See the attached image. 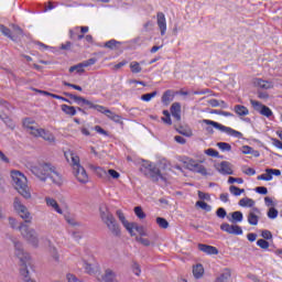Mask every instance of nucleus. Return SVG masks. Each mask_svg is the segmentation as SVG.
Masks as SVG:
<instances>
[{
	"label": "nucleus",
	"instance_id": "1",
	"mask_svg": "<svg viewBox=\"0 0 282 282\" xmlns=\"http://www.w3.org/2000/svg\"><path fill=\"white\" fill-rule=\"evenodd\" d=\"M63 96H66V98L74 100L77 105H87L89 107V109H96V111H99V113H104L105 116H107V118H109L113 122H117L118 124H122V117L116 115L110 109L105 108L104 106L96 105V104L91 102L90 100L85 99V97L74 95L72 93L64 91Z\"/></svg>",
	"mask_w": 282,
	"mask_h": 282
},
{
	"label": "nucleus",
	"instance_id": "2",
	"mask_svg": "<svg viewBox=\"0 0 282 282\" xmlns=\"http://www.w3.org/2000/svg\"><path fill=\"white\" fill-rule=\"evenodd\" d=\"M31 173L39 177L41 182H47V177H50L53 184H61V174L52 163L42 162L31 166Z\"/></svg>",
	"mask_w": 282,
	"mask_h": 282
},
{
	"label": "nucleus",
	"instance_id": "3",
	"mask_svg": "<svg viewBox=\"0 0 282 282\" xmlns=\"http://www.w3.org/2000/svg\"><path fill=\"white\" fill-rule=\"evenodd\" d=\"M99 216L102 224H105L113 237H122V229L120 228V224H118L116 216H113L107 205L99 206Z\"/></svg>",
	"mask_w": 282,
	"mask_h": 282
},
{
	"label": "nucleus",
	"instance_id": "4",
	"mask_svg": "<svg viewBox=\"0 0 282 282\" xmlns=\"http://www.w3.org/2000/svg\"><path fill=\"white\" fill-rule=\"evenodd\" d=\"M11 178L15 191H18L24 199H30L32 193H30V187L28 186V177L20 171H11Z\"/></svg>",
	"mask_w": 282,
	"mask_h": 282
},
{
	"label": "nucleus",
	"instance_id": "5",
	"mask_svg": "<svg viewBox=\"0 0 282 282\" xmlns=\"http://www.w3.org/2000/svg\"><path fill=\"white\" fill-rule=\"evenodd\" d=\"M140 172L145 176L149 177L152 182H166V176L162 174V171H160V167L153 165L150 162H145L140 166Z\"/></svg>",
	"mask_w": 282,
	"mask_h": 282
},
{
	"label": "nucleus",
	"instance_id": "6",
	"mask_svg": "<svg viewBox=\"0 0 282 282\" xmlns=\"http://www.w3.org/2000/svg\"><path fill=\"white\" fill-rule=\"evenodd\" d=\"M18 229L20 230L22 237L29 241V243H32L34 248L39 247V235L36 234V230L30 228V226L25 225V223H21Z\"/></svg>",
	"mask_w": 282,
	"mask_h": 282
},
{
	"label": "nucleus",
	"instance_id": "7",
	"mask_svg": "<svg viewBox=\"0 0 282 282\" xmlns=\"http://www.w3.org/2000/svg\"><path fill=\"white\" fill-rule=\"evenodd\" d=\"M203 124H208L209 127H214V129H218V131H221L223 133H227V135H231L232 138H238L239 140L243 138V133L213 120L204 119Z\"/></svg>",
	"mask_w": 282,
	"mask_h": 282
},
{
	"label": "nucleus",
	"instance_id": "8",
	"mask_svg": "<svg viewBox=\"0 0 282 282\" xmlns=\"http://www.w3.org/2000/svg\"><path fill=\"white\" fill-rule=\"evenodd\" d=\"M15 256L20 259V268H29L32 265V261L30 260V253H25L23 251V243L19 241H14Z\"/></svg>",
	"mask_w": 282,
	"mask_h": 282
},
{
	"label": "nucleus",
	"instance_id": "9",
	"mask_svg": "<svg viewBox=\"0 0 282 282\" xmlns=\"http://www.w3.org/2000/svg\"><path fill=\"white\" fill-rule=\"evenodd\" d=\"M14 209L20 215L22 219H24L25 224H30L32 221V216H30V212L25 205L21 204V200L15 197L13 203Z\"/></svg>",
	"mask_w": 282,
	"mask_h": 282
},
{
	"label": "nucleus",
	"instance_id": "10",
	"mask_svg": "<svg viewBox=\"0 0 282 282\" xmlns=\"http://www.w3.org/2000/svg\"><path fill=\"white\" fill-rule=\"evenodd\" d=\"M250 104L252 105L254 111H258V113H261V116H265V118H270V116H272V110L270 107L261 104L260 101L251 99Z\"/></svg>",
	"mask_w": 282,
	"mask_h": 282
},
{
	"label": "nucleus",
	"instance_id": "11",
	"mask_svg": "<svg viewBox=\"0 0 282 282\" xmlns=\"http://www.w3.org/2000/svg\"><path fill=\"white\" fill-rule=\"evenodd\" d=\"M216 171H218V173L221 175H234L235 173L232 171V163L228 161H223L218 166L216 165Z\"/></svg>",
	"mask_w": 282,
	"mask_h": 282
},
{
	"label": "nucleus",
	"instance_id": "12",
	"mask_svg": "<svg viewBox=\"0 0 282 282\" xmlns=\"http://www.w3.org/2000/svg\"><path fill=\"white\" fill-rule=\"evenodd\" d=\"M74 173L78 182H80L82 184H87V182L89 181L87 171H85V167H83V165H77V167L74 169Z\"/></svg>",
	"mask_w": 282,
	"mask_h": 282
},
{
	"label": "nucleus",
	"instance_id": "13",
	"mask_svg": "<svg viewBox=\"0 0 282 282\" xmlns=\"http://www.w3.org/2000/svg\"><path fill=\"white\" fill-rule=\"evenodd\" d=\"M187 169L194 173H199L200 175H208L206 167L195 161H189L187 163Z\"/></svg>",
	"mask_w": 282,
	"mask_h": 282
},
{
	"label": "nucleus",
	"instance_id": "14",
	"mask_svg": "<svg viewBox=\"0 0 282 282\" xmlns=\"http://www.w3.org/2000/svg\"><path fill=\"white\" fill-rule=\"evenodd\" d=\"M133 230H137L140 237H148V234H147V230H144V227L138 225V223H131L130 230H128L131 237H135V232H133Z\"/></svg>",
	"mask_w": 282,
	"mask_h": 282
},
{
	"label": "nucleus",
	"instance_id": "15",
	"mask_svg": "<svg viewBox=\"0 0 282 282\" xmlns=\"http://www.w3.org/2000/svg\"><path fill=\"white\" fill-rule=\"evenodd\" d=\"M170 111H171L173 118H175V120H177V122H180V120H182V105L180 102L172 104Z\"/></svg>",
	"mask_w": 282,
	"mask_h": 282
},
{
	"label": "nucleus",
	"instance_id": "16",
	"mask_svg": "<svg viewBox=\"0 0 282 282\" xmlns=\"http://www.w3.org/2000/svg\"><path fill=\"white\" fill-rule=\"evenodd\" d=\"M156 19H158V26L161 31V36H164V34H166V17L162 12H159L156 14Z\"/></svg>",
	"mask_w": 282,
	"mask_h": 282
},
{
	"label": "nucleus",
	"instance_id": "17",
	"mask_svg": "<svg viewBox=\"0 0 282 282\" xmlns=\"http://www.w3.org/2000/svg\"><path fill=\"white\" fill-rule=\"evenodd\" d=\"M198 250L205 254H219V249L209 245L198 243Z\"/></svg>",
	"mask_w": 282,
	"mask_h": 282
},
{
	"label": "nucleus",
	"instance_id": "18",
	"mask_svg": "<svg viewBox=\"0 0 282 282\" xmlns=\"http://www.w3.org/2000/svg\"><path fill=\"white\" fill-rule=\"evenodd\" d=\"M84 268L87 274H96L97 272H100V265H98V263L91 264L84 261Z\"/></svg>",
	"mask_w": 282,
	"mask_h": 282
},
{
	"label": "nucleus",
	"instance_id": "19",
	"mask_svg": "<svg viewBox=\"0 0 282 282\" xmlns=\"http://www.w3.org/2000/svg\"><path fill=\"white\" fill-rule=\"evenodd\" d=\"M98 281L113 282L116 281V272L111 269H106L105 274L101 275V279H98Z\"/></svg>",
	"mask_w": 282,
	"mask_h": 282
},
{
	"label": "nucleus",
	"instance_id": "20",
	"mask_svg": "<svg viewBox=\"0 0 282 282\" xmlns=\"http://www.w3.org/2000/svg\"><path fill=\"white\" fill-rule=\"evenodd\" d=\"M116 215H117L119 221H121L122 226L126 228V230H131V223H129V220H127V217H124V213H122L120 209H118L116 212Z\"/></svg>",
	"mask_w": 282,
	"mask_h": 282
},
{
	"label": "nucleus",
	"instance_id": "21",
	"mask_svg": "<svg viewBox=\"0 0 282 282\" xmlns=\"http://www.w3.org/2000/svg\"><path fill=\"white\" fill-rule=\"evenodd\" d=\"M173 90L169 89L165 90L164 94L162 95V102L163 105H165V107H169V105H171V102H173Z\"/></svg>",
	"mask_w": 282,
	"mask_h": 282
},
{
	"label": "nucleus",
	"instance_id": "22",
	"mask_svg": "<svg viewBox=\"0 0 282 282\" xmlns=\"http://www.w3.org/2000/svg\"><path fill=\"white\" fill-rule=\"evenodd\" d=\"M46 205L51 206V208H54L58 215H63V209H61V206H58V203L54 198L46 197L45 198Z\"/></svg>",
	"mask_w": 282,
	"mask_h": 282
},
{
	"label": "nucleus",
	"instance_id": "23",
	"mask_svg": "<svg viewBox=\"0 0 282 282\" xmlns=\"http://www.w3.org/2000/svg\"><path fill=\"white\" fill-rule=\"evenodd\" d=\"M40 138H43V140L50 142L51 144L56 142V138H54V134L50 131H46L45 129H41Z\"/></svg>",
	"mask_w": 282,
	"mask_h": 282
},
{
	"label": "nucleus",
	"instance_id": "24",
	"mask_svg": "<svg viewBox=\"0 0 282 282\" xmlns=\"http://www.w3.org/2000/svg\"><path fill=\"white\" fill-rule=\"evenodd\" d=\"M230 215H231V218L227 217V219H229V221H231V224H237L239 221H243V213L234 212Z\"/></svg>",
	"mask_w": 282,
	"mask_h": 282
},
{
	"label": "nucleus",
	"instance_id": "25",
	"mask_svg": "<svg viewBox=\"0 0 282 282\" xmlns=\"http://www.w3.org/2000/svg\"><path fill=\"white\" fill-rule=\"evenodd\" d=\"M193 274L195 279H202V276H204V265L202 263L194 265Z\"/></svg>",
	"mask_w": 282,
	"mask_h": 282
},
{
	"label": "nucleus",
	"instance_id": "26",
	"mask_svg": "<svg viewBox=\"0 0 282 282\" xmlns=\"http://www.w3.org/2000/svg\"><path fill=\"white\" fill-rule=\"evenodd\" d=\"M0 119L2 120V122H4V124H7V127H9V129H14V121L11 120L8 113H0Z\"/></svg>",
	"mask_w": 282,
	"mask_h": 282
},
{
	"label": "nucleus",
	"instance_id": "27",
	"mask_svg": "<svg viewBox=\"0 0 282 282\" xmlns=\"http://www.w3.org/2000/svg\"><path fill=\"white\" fill-rule=\"evenodd\" d=\"M61 109L66 116H76V107L74 106L62 105Z\"/></svg>",
	"mask_w": 282,
	"mask_h": 282
},
{
	"label": "nucleus",
	"instance_id": "28",
	"mask_svg": "<svg viewBox=\"0 0 282 282\" xmlns=\"http://www.w3.org/2000/svg\"><path fill=\"white\" fill-rule=\"evenodd\" d=\"M0 32H1V34H3V36H7V39H10L11 41H17L12 36V30H10L8 26L0 24Z\"/></svg>",
	"mask_w": 282,
	"mask_h": 282
},
{
	"label": "nucleus",
	"instance_id": "29",
	"mask_svg": "<svg viewBox=\"0 0 282 282\" xmlns=\"http://www.w3.org/2000/svg\"><path fill=\"white\" fill-rule=\"evenodd\" d=\"M235 113H237V116H248V113H250V111L246 108V106H241V105H236L234 108Z\"/></svg>",
	"mask_w": 282,
	"mask_h": 282
},
{
	"label": "nucleus",
	"instance_id": "30",
	"mask_svg": "<svg viewBox=\"0 0 282 282\" xmlns=\"http://www.w3.org/2000/svg\"><path fill=\"white\" fill-rule=\"evenodd\" d=\"M238 204L239 206H242V208H253L254 200L252 198H241Z\"/></svg>",
	"mask_w": 282,
	"mask_h": 282
},
{
	"label": "nucleus",
	"instance_id": "31",
	"mask_svg": "<svg viewBox=\"0 0 282 282\" xmlns=\"http://www.w3.org/2000/svg\"><path fill=\"white\" fill-rule=\"evenodd\" d=\"M230 269H225V271L216 279V282H228V279H230Z\"/></svg>",
	"mask_w": 282,
	"mask_h": 282
},
{
	"label": "nucleus",
	"instance_id": "32",
	"mask_svg": "<svg viewBox=\"0 0 282 282\" xmlns=\"http://www.w3.org/2000/svg\"><path fill=\"white\" fill-rule=\"evenodd\" d=\"M121 43L116 40H110L104 44V47H107L108 50H118L120 47Z\"/></svg>",
	"mask_w": 282,
	"mask_h": 282
},
{
	"label": "nucleus",
	"instance_id": "33",
	"mask_svg": "<svg viewBox=\"0 0 282 282\" xmlns=\"http://www.w3.org/2000/svg\"><path fill=\"white\" fill-rule=\"evenodd\" d=\"M248 224H250V226H257V224H259V216H257L254 212H249Z\"/></svg>",
	"mask_w": 282,
	"mask_h": 282
},
{
	"label": "nucleus",
	"instance_id": "34",
	"mask_svg": "<svg viewBox=\"0 0 282 282\" xmlns=\"http://www.w3.org/2000/svg\"><path fill=\"white\" fill-rule=\"evenodd\" d=\"M220 230L224 232H228V235H234L235 232V225H230L228 223H224L220 225Z\"/></svg>",
	"mask_w": 282,
	"mask_h": 282
},
{
	"label": "nucleus",
	"instance_id": "35",
	"mask_svg": "<svg viewBox=\"0 0 282 282\" xmlns=\"http://www.w3.org/2000/svg\"><path fill=\"white\" fill-rule=\"evenodd\" d=\"M90 169L97 173L98 177H107V171L100 166L90 165Z\"/></svg>",
	"mask_w": 282,
	"mask_h": 282
},
{
	"label": "nucleus",
	"instance_id": "36",
	"mask_svg": "<svg viewBox=\"0 0 282 282\" xmlns=\"http://www.w3.org/2000/svg\"><path fill=\"white\" fill-rule=\"evenodd\" d=\"M196 206H198V208H202V210H206V213H210L213 210V207L204 200H197Z\"/></svg>",
	"mask_w": 282,
	"mask_h": 282
},
{
	"label": "nucleus",
	"instance_id": "37",
	"mask_svg": "<svg viewBox=\"0 0 282 282\" xmlns=\"http://www.w3.org/2000/svg\"><path fill=\"white\" fill-rule=\"evenodd\" d=\"M68 72L70 74H74V72H76L77 74H85V68H83V65L79 63L77 65L70 66Z\"/></svg>",
	"mask_w": 282,
	"mask_h": 282
},
{
	"label": "nucleus",
	"instance_id": "38",
	"mask_svg": "<svg viewBox=\"0 0 282 282\" xmlns=\"http://www.w3.org/2000/svg\"><path fill=\"white\" fill-rule=\"evenodd\" d=\"M254 85H257L261 89H270V87H271V84L263 79H256Z\"/></svg>",
	"mask_w": 282,
	"mask_h": 282
},
{
	"label": "nucleus",
	"instance_id": "39",
	"mask_svg": "<svg viewBox=\"0 0 282 282\" xmlns=\"http://www.w3.org/2000/svg\"><path fill=\"white\" fill-rule=\"evenodd\" d=\"M229 192L231 193V195H235L236 197H239V195H241V193H246V189L239 188L235 185H231L229 187Z\"/></svg>",
	"mask_w": 282,
	"mask_h": 282
},
{
	"label": "nucleus",
	"instance_id": "40",
	"mask_svg": "<svg viewBox=\"0 0 282 282\" xmlns=\"http://www.w3.org/2000/svg\"><path fill=\"white\" fill-rule=\"evenodd\" d=\"M130 69L132 72V74H140V72H142V67L140 66V63H138V62H131Z\"/></svg>",
	"mask_w": 282,
	"mask_h": 282
},
{
	"label": "nucleus",
	"instance_id": "41",
	"mask_svg": "<svg viewBox=\"0 0 282 282\" xmlns=\"http://www.w3.org/2000/svg\"><path fill=\"white\" fill-rule=\"evenodd\" d=\"M134 215H137L138 219H145L147 218V214L142 209V206L134 207Z\"/></svg>",
	"mask_w": 282,
	"mask_h": 282
},
{
	"label": "nucleus",
	"instance_id": "42",
	"mask_svg": "<svg viewBox=\"0 0 282 282\" xmlns=\"http://www.w3.org/2000/svg\"><path fill=\"white\" fill-rule=\"evenodd\" d=\"M156 224H158V226H160L164 230H166V228H169V220H166V218H164V217H158L156 218Z\"/></svg>",
	"mask_w": 282,
	"mask_h": 282
},
{
	"label": "nucleus",
	"instance_id": "43",
	"mask_svg": "<svg viewBox=\"0 0 282 282\" xmlns=\"http://www.w3.org/2000/svg\"><path fill=\"white\" fill-rule=\"evenodd\" d=\"M155 96H158L156 90H154L152 93L143 94L141 96V100H143L144 102H149L152 98H155Z\"/></svg>",
	"mask_w": 282,
	"mask_h": 282
},
{
	"label": "nucleus",
	"instance_id": "44",
	"mask_svg": "<svg viewBox=\"0 0 282 282\" xmlns=\"http://www.w3.org/2000/svg\"><path fill=\"white\" fill-rule=\"evenodd\" d=\"M10 111V104L3 99H0V113H6Z\"/></svg>",
	"mask_w": 282,
	"mask_h": 282
},
{
	"label": "nucleus",
	"instance_id": "45",
	"mask_svg": "<svg viewBox=\"0 0 282 282\" xmlns=\"http://www.w3.org/2000/svg\"><path fill=\"white\" fill-rule=\"evenodd\" d=\"M267 215L269 219H276V217H279V210L274 207H270Z\"/></svg>",
	"mask_w": 282,
	"mask_h": 282
},
{
	"label": "nucleus",
	"instance_id": "46",
	"mask_svg": "<svg viewBox=\"0 0 282 282\" xmlns=\"http://www.w3.org/2000/svg\"><path fill=\"white\" fill-rule=\"evenodd\" d=\"M217 147L220 149V151H232V145H230V143L218 142Z\"/></svg>",
	"mask_w": 282,
	"mask_h": 282
},
{
	"label": "nucleus",
	"instance_id": "47",
	"mask_svg": "<svg viewBox=\"0 0 282 282\" xmlns=\"http://www.w3.org/2000/svg\"><path fill=\"white\" fill-rule=\"evenodd\" d=\"M228 215V212H226V208L224 207H219L217 210H216V216L219 218V219H226Z\"/></svg>",
	"mask_w": 282,
	"mask_h": 282
},
{
	"label": "nucleus",
	"instance_id": "48",
	"mask_svg": "<svg viewBox=\"0 0 282 282\" xmlns=\"http://www.w3.org/2000/svg\"><path fill=\"white\" fill-rule=\"evenodd\" d=\"M135 241H138V243H141L142 246H145V248H149V246H151V240L142 238L140 236L135 237Z\"/></svg>",
	"mask_w": 282,
	"mask_h": 282
},
{
	"label": "nucleus",
	"instance_id": "49",
	"mask_svg": "<svg viewBox=\"0 0 282 282\" xmlns=\"http://www.w3.org/2000/svg\"><path fill=\"white\" fill-rule=\"evenodd\" d=\"M257 246H259V248H262V250H268V248H270V242H268V240L265 239H259L257 241Z\"/></svg>",
	"mask_w": 282,
	"mask_h": 282
},
{
	"label": "nucleus",
	"instance_id": "50",
	"mask_svg": "<svg viewBox=\"0 0 282 282\" xmlns=\"http://www.w3.org/2000/svg\"><path fill=\"white\" fill-rule=\"evenodd\" d=\"M205 154L209 155V158H219V152L213 148L205 150Z\"/></svg>",
	"mask_w": 282,
	"mask_h": 282
},
{
	"label": "nucleus",
	"instance_id": "51",
	"mask_svg": "<svg viewBox=\"0 0 282 282\" xmlns=\"http://www.w3.org/2000/svg\"><path fill=\"white\" fill-rule=\"evenodd\" d=\"M210 113H216L217 116H225L226 118L232 117L231 112L224 111V110H212Z\"/></svg>",
	"mask_w": 282,
	"mask_h": 282
},
{
	"label": "nucleus",
	"instance_id": "52",
	"mask_svg": "<svg viewBox=\"0 0 282 282\" xmlns=\"http://www.w3.org/2000/svg\"><path fill=\"white\" fill-rule=\"evenodd\" d=\"M63 85L65 87H72V89H76L77 91H83V87H80V86H78L76 84H70L69 82L64 80Z\"/></svg>",
	"mask_w": 282,
	"mask_h": 282
},
{
	"label": "nucleus",
	"instance_id": "53",
	"mask_svg": "<svg viewBox=\"0 0 282 282\" xmlns=\"http://www.w3.org/2000/svg\"><path fill=\"white\" fill-rule=\"evenodd\" d=\"M31 135H34L35 138L41 137V129L35 128L34 126L29 129Z\"/></svg>",
	"mask_w": 282,
	"mask_h": 282
},
{
	"label": "nucleus",
	"instance_id": "54",
	"mask_svg": "<svg viewBox=\"0 0 282 282\" xmlns=\"http://www.w3.org/2000/svg\"><path fill=\"white\" fill-rule=\"evenodd\" d=\"M265 173H269L272 177V175H275L276 177H279L281 175V170H276V169H267Z\"/></svg>",
	"mask_w": 282,
	"mask_h": 282
},
{
	"label": "nucleus",
	"instance_id": "55",
	"mask_svg": "<svg viewBox=\"0 0 282 282\" xmlns=\"http://www.w3.org/2000/svg\"><path fill=\"white\" fill-rule=\"evenodd\" d=\"M34 124V120L30 119V118H26L23 120V127L28 130H30V128H32Z\"/></svg>",
	"mask_w": 282,
	"mask_h": 282
},
{
	"label": "nucleus",
	"instance_id": "56",
	"mask_svg": "<svg viewBox=\"0 0 282 282\" xmlns=\"http://www.w3.org/2000/svg\"><path fill=\"white\" fill-rule=\"evenodd\" d=\"M254 191L256 193H259V195H268V187L265 186H258Z\"/></svg>",
	"mask_w": 282,
	"mask_h": 282
},
{
	"label": "nucleus",
	"instance_id": "57",
	"mask_svg": "<svg viewBox=\"0 0 282 282\" xmlns=\"http://www.w3.org/2000/svg\"><path fill=\"white\" fill-rule=\"evenodd\" d=\"M235 182H237V184H243V178L229 176L228 184H235Z\"/></svg>",
	"mask_w": 282,
	"mask_h": 282
},
{
	"label": "nucleus",
	"instance_id": "58",
	"mask_svg": "<svg viewBox=\"0 0 282 282\" xmlns=\"http://www.w3.org/2000/svg\"><path fill=\"white\" fill-rule=\"evenodd\" d=\"M73 169H78L80 165V158L72 155Z\"/></svg>",
	"mask_w": 282,
	"mask_h": 282
},
{
	"label": "nucleus",
	"instance_id": "59",
	"mask_svg": "<svg viewBox=\"0 0 282 282\" xmlns=\"http://www.w3.org/2000/svg\"><path fill=\"white\" fill-rule=\"evenodd\" d=\"M108 175H110L112 180H118V177H120V173L113 169L108 170Z\"/></svg>",
	"mask_w": 282,
	"mask_h": 282
},
{
	"label": "nucleus",
	"instance_id": "60",
	"mask_svg": "<svg viewBox=\"0 0 282 282\" xmlns=\"http://www.w3.org/2000/svg\"><path fill=\"white\" fill-rule=\"evenodd\" d=\"M178 133H180L181 135H185V138H191V135H193V131L186 130V129H184V128H181V129L178 130Z\"/></svg>",
	"mask_w": 282,
	"mask_h": 282
},
{
	"label": "nucleus",
	"instance_id": "61",
	"mask_svg": "<svg viewBox=\"0 0 282 282\" xmlns=\"http://www.w3.org/2000/svg\"><path fill=\"white\" fill-rule=\"evenodd\" d=\"M261 237L263 239L270 240V239H272V232L270 230H268V229H264L261 232Z\"/></svg>",
	"mask_w": 282,
	"mask_h": 282
},
{
	"label": "nucleus",
	"instance_id": "62",
	"mask_svg": "<svg viewBox=\"0 0 282 282\" xmlns=\"http://www.w3.org/2000/svg\"><path fill=\"white\" fill-rule=\"evenodd\" d=\"M198 197L199 199H205L206 202H210V194L204 193L202 191H198Z\"/></svg>",
	"mask_w": 282,
	"mask_h": 282
},
{
	"label": "nucleus",
	"instance_id": "63",
	"mask_svg": "<svg viewBox=\"0 0 282 282\" xmlns=\"http://www.w3.org/2000/svg\"><path fill=\"white\" fill-rule=\"evenodd\" d=\"M257 180H262L264 182H270V181H272V175H270V173L262 174V175H259L257 177Z\"/></svg>",
	"mask_w": 282,
	"mask_h": 282
},
{
	"label": "nucleus",
	"instance_id": "64",
	"mask_svg": "<svg viewBox=\"0 0 282 282\" xmlns=\"http://www.w3.org/2000/svg\"><path fill=\"white\" fill-rule=\"evenodd\" d=\"M252 150H253V149H252L250 145H243V147H242V153H243L245 155H251Z\"/></svg>",
	"mask_w": 282,
	"mask_h": 282
}]
</instances>
